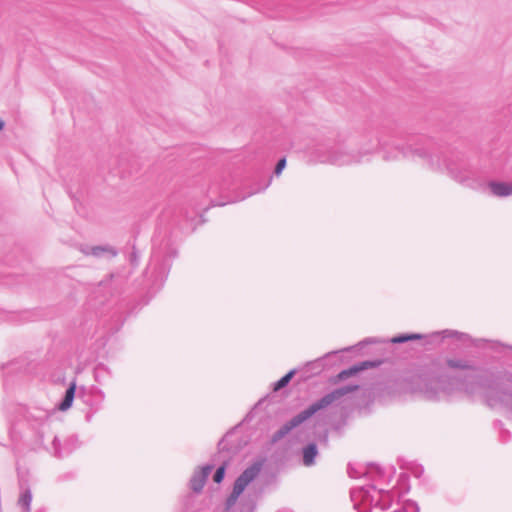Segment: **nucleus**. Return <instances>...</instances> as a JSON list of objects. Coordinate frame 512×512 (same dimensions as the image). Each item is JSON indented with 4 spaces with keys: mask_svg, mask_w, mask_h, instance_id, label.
<instances>
[{
    "mask_svg": "<svg viewBox=\"0 0 512 512\" xmlns=\"http://www.w3.org/2000/svg\"><path fill=\"white\" fill-rule=\"evenodd\" d=\"M431 145V139L423 135H411L398 127H383L375 143L368 147H362L361 151L354 153L348 151L342 146H333L330 148L319 146L316 149V156L322 163H329L337 166L360 163L362 157L374 150L383 153V159L386 161L396 160L399 155L404 157H419L424 159L428 156V148Z\"/></svg>",
    "mask_w": 512,
    "mask_h": 512,
    "instance_id": "nucleus-1",
    "label": "nucleus"
},
{
    "mask_svg": "<svg viewBox=\"0 0 512 512\" xmlns=\"http://www.w3.org/2000/svg\"><path fill=\"white\" fill-rule=\"evenodd\" d=\"M425 160L434 170L445 169L453 180L464 187L481 190L488 186L491 193L498 197H507L512 194V183L501 181L486 183L485 177L469 163L464 154L452 153L449 157H442L434 150L432 141Z\"/></svg>",
    "mask_w": 512,
    "mask_h": 512,
    "instance_id": "nucleus-2",
    "label": "nucleus"
},
{
    "mask_svg": "<svg viewBox=\"0 0 512 512\" xmlns=\"http://www.w3.org/2000/svg\"><path fill=\"white\" fill-rule=\"evenodd\" d=\"M474 381L489 399L505 405L512 412V372L482 370L474 376Z\"/></svg>",
    "mask_w": 512,
    "mask_h": 512,
    "instance_id": "nucleus-3",
    "label": "nucleus"
},
{
    "mask_svg": "<svg viewBox=\"0 0 512 512\" xmlns=\"http://www.w3.org/2000/svg\"><path fill=\"white\" fill-rule=\"evenodd\" d=\"M358 388L359 385H345L325 394L323 397L313 402L306 409L295 415L293 418L283 424L276 432H274L271 437V443L275 444L279 442L294 428L298 427L300 424L311 418L317 412L327 408L342 396L356 391Z\"/></svg>",
    "mask_w": 512,
    "mask_h": 512,
    "instance_id": "nucleus-4",
    "label": "nucleus"
},
{
    "mask_svg": "<svg viewBox=\"0 0 512 512\" xmlns=\"http://www.w3.org/2000/svg\"><path fill=\"white\" fill-rule=\"evenodd\" d=\"M415 390L430 400L439 399L454 389L455 379L439 370H425L414 379Z\"/></svg>",
    "mask_w": 512,
    "mask_h": 512,
    "instance_id": "nucleus-5",
    "label": "nucleus"
},
{
    "mask_svg": "<svg viewBox=\"0 0 512 512\" xmlns=\"http://www.w3.org/2000/svg\"><path fill=\"white\" fill-rule=\"evenodd\" d=\"M427 338V343L433 344V343H440L445 338H456L459 341H463L468 338V335L465 333L458 332L456 330H450L446 329L443 331L433 332L429 335H423L419 333H405V334H399L391 339V343L393 344H402L406 343L411 340H420Z\"/></svg>",
    "mask_w": 512,
    "mask_h": 512,
    "instance_id": "nucleus-6",
    "label": "nucleus"
},
{
    "mask_svg": "<svg viewBox=\"0 0 512 512\" xmlns=\"http://www.w3.org/2000/svg\"><path fill=\"white\" fill-rule=\"evenodd\" d=\"M379 490L376 489L374 485L362 486L357 489H353L351 491V498L354 501L360 500L361 503L365 506H369L370 508L376 507L378 508L377 503V492Z\"/></svg>",
    "mask_w": 512,
    "mask_h": 512,
    "instance_id": "nucleus-7",
    "label": "nucleus"
},
{
    "mask_svg": "<svg viewBox=\"0 0 512 512\" xmlns=\"http://www.w3.org/2000/svg\"><path fill=\"white\" fill-rule=\"evenodd\" d=\"M78 397L84 404L89 406L91 410L96 412L99 410L105 395L104 392L97 387H92L89 391H87L85 387L82 386L80 388Z\"/></svg>",
    "mask_w": 512,
    "mask_h": 512,
    "instance_id": "nucleus-8",
    "label": "nucleus"
},
{
    "mask_svg": "<svg viewBox=\"0 0 512 512\" xmlns=\"http://www.w3.org/2000/svg\"><path fill=\"white\" fill-rule=\"evenodd\" d=\"M261 463H254L247 467L235 480L233 489L243 493L245 488L259 475Z\"/></svg>",
    "mask_w": 512,
    "mask_h": 512,
    "instance_id": "nucleus-9",
    "label": "nucleus"
},
{
    "mask_svg": "<svg viewBox=\"0 0 512 512\" xmlns=\"http://www.w3.org/2000/svg\"><path fill=\"white\" fill-rule=\"evenodd\" d=\"M214 468V464H206L202 468L195 470L189 481L190 489L195 493L202 492L207 478Z\"/></svg>",
    "mask_w": 512,
    "mask_h": 512,
    "instance_id": "nucleus-10",
    "label": "nucleus"
},
{
    "mask_svg": "<svg viewBox=\"0 0 512 512\" xmlns=\"http://www.w3.org/2000/svg\"><path fill=\"white\" fill-rule=\"evenodd\" d=\"M77 385L76 378H74L66 388L62 399L56 404V409L62 412L69 410L76 396Z\"/></svg>",
    "mask_w": 512,
    "mask_h": 512,
    "instance_id": "nucleus-11",
    "label": "nucleus"
},
{
    "mask_svg": "<svg viewBox=\"0 0 512 512\" xmlns=\"http://www.w3.org/2000/svg\"><path fill=\"white\" fill-rule=\"evenodd\" d=\"M89 251L84 250L83 252L85 254H90L96 258H102L107 257L109 259H112L117 256L118 250L109 244L105 245H96L89 248Z\"/></svg>",
    "mask_w": 512,
    "mask_h": 512,
    "instance_id": "nucleus-12",
    "label": "nucleus"
},
{
    "mask_svg": "<svg viewBox=\"0 0 512 512\" xmlns=\"http://www.w3.org/2000/svg\"><path fill=\"white\" fill-rule=\"evenodd\" d=\"M204 222L202 214L197 210L190 215L187 211L183 215V220L179 223V228L182 231L192 232L195 230L196 225Z\"/></svg>",
    "mask_w": 512,
    "mask_h": 512,
    "instance_id": "nucleus-13",
    "label": "nucleus"
},
{
    "mask_svg": "<svg viewBox=\"0 0 512 512\" xmlns=\"http://www.w3.org/2000/svg\"><path fill=\"white\" fill-rule=\"evenodd\" d=\"M318 455V448L314 442L308 443L302 449V462L305 466L310 467L315 464V458Z\"/></svg>",
    "mask_w": 512,
    "mask_h": 512,
    "instance_id": "nucleus-14",
    "label": "nucleus"
},
{
    "mask_svg": "<svg viewBox=\"0 0 512 512\" xmlns=\"http://www.w3.org/2000/svg\"><path fill=\"white\" fill-rule=\"evenodd\" d=\"M509 153V145L505 142L494 143V147L490 150V157L492 160L502 162L506 159Z\"/></svg>",
    "mask_w": 512,
    "mask_h": 512,
    "instance_id": "nucleus-15",
    "label": "nucleus"
},
{
    "mask_svg": "<svg viewBox=\"0 0 512 512\" xmlns=\"http://www.w3.org/2000/svg\"><path fill=\"white\" fill-rule=\"evenodd\" d=\"M232 189V183L229 179H223L221 182L214 181L211 183L208 194L214 195V194H224Z\"/></svg>",
    "mask_w": 512,
    "mask_h": 512,
    "instance_id": "nucleus-16",
    "label": "nucleus"
},
{
    "mask_svg": "<svg viewBox=\"0 0 512 512\" xmlns=\"http://www.w3.org/2000/svg\"><path fill=\"white\" fill-rule=\"evenodd\" d=\"M32 491L29 486H27L20 494L18 499V505L22 508L23 512H31V502H32Z\"/></svg>",
    "mask_w": 512,
    "mask_h": 512,
    "instance_id": "nucleus-17",
    "label": "nucleus"
},
{
    "mask_svg": "<svg viewBox=\"0 0 512 512\" xmlns=\"http://www.w3.org/2000/svg\"><path fill=\"white\" fill-rule=\"evenodd\" d=\"M446 364L451 369L476 370L472 361L464 359H447Z\"/></svg>",
    "mask_w": 512,
    "mask_h": 512,
    "instance_id": "nucleus-18",
    "label": "nucleus"
},
{
    "mask_svg": "<svg viewBox=\"0 0 512 512\" xmlns=\"http://www.w3.org/2000/svg\"><path fill=\"white\" fill-rule=\"evenodd\" d=\"M271 182L272 176H270L263 184H261L260 182L255 183L246 194L242 196H237L234 201L244 200L249 196L266 190L270 186Z\"/></svg>",
    "mask_w": 512,
    "mask_h": 512,
    "instance_id": "nucleus-19",
    "label": "nucleus"
},
{
    "mask_svg": "<svg viewBox=\"0 0 512 512\" xmlns=\"http://www.w3.org/2000/svg\"><path fill=\"white\" fill-rule=\"evenodd\" d=\"M93 376H94V379L96 382H98L99 384H102L103 380L106 377L111 376V370L104 363H98L94 367Z\"/></svg>",
    "mask_w": 512,
    "mask_h": 512,
    "instance_id": "nucleus-20",
    "label": "nucleus"
},
{
    "mask_svg": "<svg viewBox=\"0 0 512 512\" xmlns=\"http://www.w3.org/2000/svg\"><path fill=\"white\" fill-rule=\"evenodd\" d=\"M378 508L382 511L388 510L392 503V497L388 491L379 490L377 492Z\"/></svg>",
    "mask_w": 512,
    "mask_h": 512,
    "instance_id": "nucleus-21",
    "label": "nucleus"
},
{
    "mask_svg": "<svg viewBox=\"0 0 512 512\" xmlns=\"http://www.w3.org/2000/svg\"><path fill=\"white\" fill-rule=\"evenodd\" d=\"M295 374H296L295 369H292L288 373H286L283 377H281L278 381H276L273 384V391L277 392V391L283 389L284 387H286L289 384V382L292 380V378L294 377Z\"/></svg>",
    "mask_w": 512,
    "mask_h": 512,
    "instance_id": "nucleus-22",
    "label": "nucleus"
},
{
    "mask_svg": "<svg viewBox=\"0 0 512 512\" xmlns=\"http://www.w3.org/2000/svg\"><path fill=\"white\" fill-rule=\"evenodd\" d=\"M79 447V439L77 435H70L64 441V453L65 455L71 454L74 450Z\"/></svg>",
    "mask_w": 512,
    "mask_h": 512,
    "instance_id": "nucleus-23",
    "label": "nucleus"
},
{
    "mask_svg": "<svg viewBox=\"0 0 512 512\" xmlns=\"http://www.w3.org/2000/svg\"><path fill=\"white\" fill-rule=\"evenodd\" d=\"M52 448H53V456L61 459L65 456L64 453V444H61V441L58 436H55L52 441Z\"/></svg>",
    "mask_w": 512,
    "mask_h": 512,
    "instance_id": "nucleus-24",
    "label": "nucleus"
},
{
    "mask_svg": "<svg viewBox=\"0 0 512 512\" xmlns=\"http://www.w3.org/2000/svg\"><path fill=\"white\" fill-rule=\"evenodd\" d=\"M382 363H383V360H380V359L366 360V361L357 363L356 366L358 368V371L361 372V371H364V370H367L370 368H376V367L380 366Z\"/></svg>",
    "mask_w": 512,
    "mask_h": 512,
    "instance_id": "nucleus-25",
    "label": "nucleus"
},
{
    "mask_svg": "<svg viewBox=\"0 0 512 512\" xmlns=\"http://www.w3.org/2000/svg\"><path fill=\"white\" fill-rule=\"evenodd\" d=\"M393 512H420V508L416 502L407 500L400 509L394 510Z\"/></svg>",
    "mask_w": 512,
    "mask_h": 512,
    "instance_id": "nucleus-26",
    "label": "nucleus"
},
{
    "mask_svg": "<svg viewBox=\"0 0 512 512\" xmlns=\"http://www.w3.org/2000/svg\"><path fill=\"white\" fill-rule=\"evenodd\" d=\"M226 468H227L226 461H224L220 466H218V468L216 469V471L213 474V481L215 483L220 484L224 480Z\"/></svg>",
    "mask_w": 512,
    "mask_h": 512,
    "instance_id": "nucleus-27",
    "label": "nucleus"
},
{
    "mask_svg": "<svg viewBox=\"0 0 512 512\" xmlns=\"http://www.w3.org/2000/svg\"><path fill=\"white\" fill-rule=\"evenodd\" d=\"M241 494L242 493L238 492L235 489L232 490V492L226 498V501H225V510L226 511H229L236 504V502Z\"/></svg>",
    "mask_w": 512,
    "mask_h": 512,
    "instance_id": "nucleus-28",
    "label": "nucleus"
},
{
    "mask_svg": "<svg viewBox=\"0 0 512 512\" xmlns=\"http://www.w3.org/2000/svg\"><path fill=\"white\" fill-rule=\"evenodd\" d=\"M357 373H359L358 371V368L356 366V364H354L353 366L349 367L348 369H345V370H342L338 375H337V379L338 380H345L351 376H354L356 375Z\"/></svg>",
    "mask_w": 512,
    "mask_h": 512,
    "instance_id": "nucleus-29",
    "label": "nucleus"
},
{
    "mask_svg": "<svg viewBox=\"0 0 512 512\" xmlns=\"http://www.w3.org/2000/svg\"><path fill=\"white\" fill-rule=\"evenodd\" d=\"M286 167V157H282L276 163L273 174L279 176Z\"/></svg>",
    "mask_w": 512,
    "mask_h": 512,
    "instance_id": "nucleus-30",
    "label": "nucleus"
},
{
    "mask_svg": "<svg viewBox=\"0 0 512 512\" xmlns=\"http://www.w3.org/2000/svg\"><path fill=\"white\" fill-rule=\"evenodd\" d=\"M133 250L132 252L129 254V262L132 266H136L138 264V252L136 250V247L135 245L132 246Z\"/></svg>",
    "mask_w": 512,
    "mask_h": 512,
    "instance_id": "nucleus-31",
    "label": "nucleus"
},
{
    "mask_svg": "<svg viewBox=\"0 0 512 512\" xmlns=\"http://www.w3.org/2000/svg\"><path fill=\"white\" fill-rule=\"evenodd\" d=\"M348 474L350 477H359V473L350 464L348 465Z\"/></svg>",
    "mask_w": 512,
    "mask_h": 512,
    "instance_id": "nucleus-32",
    "label": "nucleus"
},
{
    "mask_svg": "<svg viewBox=\"0 0 512 512\" xmlns=\"http://www.w3.org/2000/svg\"><path fill=\"white\" fill-rule=\"evenodd\" d=\"M168 255L170 258H175L177 256V250L174 247L168 248Z\"/></svg>",
    "mask_w": 512,
    "mask_h": 512,
    "instance_id": "nucleus-33",
    "label": "nucleus"
},
{
    "mask_svg": "<svg viewBox=\"0 0 512 512\" xmlns=\"http://www.w3.org/2000/svg\"><path fill=\"white\" fill-rule=\"evenodd\" d=\"M413 473H414V475L416 477H420L422 475V473H423V468L422 467H418V468H416V470Z\"/></svg>",
    "mask_w": 512,
    "mask_h": 512,
    "instance_id": "nucleus-34",
    "label": "nucleus"
},
{
    "mask_svg": "<svg viewBox=\"0 0 512 512\" xmlns=\"http://www.w3.org/2000/svg\"><path fill=\"white\" fill-rule=\"evenodd\" d=\"M218 449L219 451H222L225 449V445H224V439H221L218 443Z\"/></svg>",
    "mask_w": 512,
    "mask_h": 512,
    "instance_id": "nucleus-35",
    "label": "nucleus"
},
{
    "mask_svg": "<svg viewBox=\"0 0 512 512\" xmlns=\"http://www.w3.org/2000/svg\"><path fill=\"white\" fill-rule=\"evenodd\" d=\"M228 202H229V201H227V203H228ZM211 204H212L213 206H223V205H225V204H226V202H216V201L212 200V201H211Z\"/></svg>",
    "mask_w": 512,
    "mask_h": 512,
    "instance_id": "nucleus-36",
    "label": "nucleus"
},
{
    "mask_svg": "<svg viewBox=\"0 0 512 512\" xmlns=\"http://www.w3.org/2000/svg\"><path fill=\"white\" fill-rule=\"evenodd\" d=\"M5 128V121L0 117V132Z\"/></svg>",
    "mask_w": 512,
    "mask_h": 512,
    "instance_id": "nucleus-37",
    "label": "nucleus"
},
{
    "mask_svg": "<svg viewBox=\"0 0 512 512\" xmlns=\"http://www.w3.org/2000/svg\"><path fill=\"white\" fill-rule=\"evenodd\" d=\"M93 413H94V411H93V410H92V412H88V413H86L85 418H86V420H87V421H90V420H91V417H92V414H93Z\"/></svg>",
    "mask_w": 512,
    "mask_h": 512,
    "instance_id": "nucleus-38",
    "label": "nucleus"
},
{
    "mask_svg": "<svg viewBox=\"0 0 512 512\" xmlns=\"http://www.w3.org/2000/svg\"><path fill=\"white\" fill-rule=\"evenodd\" d=\"M372 342H375V340L372 338H367L363 342H361L360 345L365 344V343H372Z\"/></svg>",
    "mask_w": 512,
    "mask_h": 512,
    "instance_id": "nucleus-39",
    "label": "nucleus"
},
{
    "mask_svg": "<svg viewBox=\"0 0 512 512\" xmlns=\"http://www.w3.org/2000/svg\"><path fill=\"white\" fill-rule=\"evenodd\" d=\"M161 267H162V273L164 272V270L166 269V263L164 261V259L162 258V264H161Z\"/></svg>",
    "mask_w": 512,
    "mask_h": 512,
    "instance_id": "nucleus-40",
    "label": "nucleus"
},
{
    "mask_svg": "<svg viewBox=\"0 0 512 512\" xmlns=\"http://www.w3.org/2000/svg\"><path fill=\"white\" fill-rule=\"evenodd\" d=\"M35 512H46V508L41 507V508L37 509Z\"/></svg>",
    "mask_w": 512,
    "mask_h": 512,
    "instance_id": "nucleus-41",
    "label": "nucleus"
},
{
    "mask_svg": "<svg viewBox=\"0 0 512 512\" xmlns=\"http://www.w3.org/2000/svg\"><path fill=\"white\" fill-rule=\"evenodd\" d=\"M107 278H108L109 280H112V279L114 278V274H113V273L108 274V275H107Z\"/></svg>",
    "mask_w": 512,
    "mask_h": 512,
    "instance_id": "nucleus-42",
    "label": "nucleus"
},
{
    "mask_svg": "<svg viewBox=\"0 0 512 512\" xmlns=\"http://www.w3.org/2000/svg\"><path fill=\"white\" fill-rule=\"evenodd\" d=\"M278 512H292L291 510H288V509H283V510H280Z\"/></svg>",
    "mask_w": 512,
    "mask_h": 512,
    "instance_id": "nucleus-43",
    "label": "nucleus"
},
{
    "mask_svg": "<svg viewBox=\"0 0 512 512\" xmlns=\"http://www.w3.org/2000/svg\"><path fill=\"white\" fill-rule=\"evenodd\" d=\"M506 347L512 350V346H506Z\"/></svg>",
    "mask_w": 512,
    "mask_h": 512,
    "instance_id": "nucleus-44",
    "label": "nucleus"
},
{
    "mask_svg": "<svg viewBox=\"0 0 512 512\" xmlns=\"http://www.w3.org/2000/svg\"><path fill=\"white\" fill-rule=\"evenodd\" d=\"M360 512H366V511L363 510V511H360Z\"/></svg>",
    "mask_w": 512,
    "mask_h": 512,
    "instance_id": "nucleus-45",
    "label": "nucleus"
}]
</instances>
